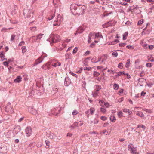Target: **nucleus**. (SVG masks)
I'll list each match as a JSON object with an SVG mask.
<instances>
[{
  "mask_svg": "<svg viewBox=\"0 0 154 154\" xmlns=\"http://www.w3.org/2000/svg\"><path fill=\"white\" fill-rule=\"evenodd\" d=\"M71 8H73L74 14L79 15L83 14L85 12V7L84 5H79L77 4H73L71 6Z\"/></svg>",
  "mask_w": 154,
  "mask_h": 154,
  "instance_id": "f257e3e1",
  "label": "nucleus"
},
{
  "mask_svg": "<svg viewBox=\"0 0 154 154\" xmlns=\"http://www.w3.org/2000/svg\"><path fill=\"white\" fill-rule=\"evenodd\" d=\"M44 35V34L40 33L38 35L32 36L30 38L32 39V42H39Z\"/></svg>",
  "mask_w": 154,
  "mask_h": 154,
  "instance_id": "f03ea898",
  "label": "nucleus"
},
{
  "mask_svg": "<svg viewBox=\"0 0 154 154\" xmlns=\"http://www.w3.org/2000/svg\"><path fill=\"white\" fill-rule=\"evenodd\" d=\"M60 36L57 35H54L52 37V41L53 42H58L60 41Z\"/></svg>",
  "mask_w": 154,
  "mask_h": 154,
  "instance_id": "7ed1b4c3",
  "label": "nucleus"
},
{
  "mask_svg": "<svg viewBox=\"0 0 154 154\" xmlns=\"http://www.w3.org/2000/svg\"><path fill=\"white\" fill-rule=\"evenodd\" d=\"M24 14H25V15H26L27 18L32 17L33 16V12L29 10L26 11L25 12H24Z\"/></svg>",
  "mask_w": 154,
  "mask_h": 154,
  "instance_id": "20e7f679",
  "label": "nucleus"
},
{
  "mask_svg": "<svg viewBox=\"0 0 154 154\" xmlns=\"http://www.w3.org/2000/svg\"><path fill=\"white\" fill-rule=\"evenodd\" d=\"M95 111L94 108L91 107L90 109L85 112V113L88 115L87 117H88L89 115L90 114L92 115L94 114Z\"/></svg>",
  "mask_w": 154,
  "mask_h": 154,
  "instance_id": "39448f33",
  "label": "nucleus"
},
{
  "mask_svg": "<svg viewBox=\"0 0 154 154\" xmlns=\"http://www.w3.org/2000/svg\"><path fill=\"white\" fill-rule=\"evenodd\" d=\"M27 136H30L32 134V130L31 127L29 126L27 127L25 130Z\"/></svg>",
  "mask_w": 154,
  "mask_h": 154,
  "instance_id": "423d86ee",
  "label": "nucleus"
},
{
  "mask_svg": "<svg viewBox=\"0 0 154 154\" xmlns=\"http://www.w3.org/2000/svg\"><path fill=\"white\" fill-rule=\"evenodd\" d=\"M114 25V24L112 21H109L103 24V26L104 28H107L109 26H112Z\"/></svg>",
  "mask_w": 154,
  "mask_h": 154,
  "instance_id": "0eeeda50",
  "label": "nucleus"
},
{
  "mask_svg": "<svg viewBox=\"0 0 154 154\" xmlns=\"http://www.w3.org/2000/svg\"><path fill=\"white\" fill-rule=\"evenodd\" d=\"M43 58L41 57L37 59L34 63V66H35L42 62L43 60Z\"/></svg>",
  "mask_w": 154,
  "mask_h": 154,
  "instance_id": "6e6552de",
  "label": "nucleus"
},
{
  "mask_svg": "<svg viewBox=\"0 0 154 154\" xmlns=\"http://www.w3.org/2000/svg\"><path fill=\"white\" fill-rule=\"evenodd\" d=\"M22 80V77L21 76L19 75L17 76L16 78L14 80V82L15 83H19Z\"/></svg>",
  "mask_w": 154,
  "mask_h": 154,
  "instance_id": "1a4fd4ad",
  "label": "nucleus"
},
{
  "mask_svg": "<svg viewBox=\"0 0 154 154\" xmlns=\"http://www.w3.org/2000/svg\"><path fill=\"white\" fill-rule=\"evenodd\" d=\"M140 43L144 48H147V44L144 40L141 41Z\"/></svg>",
  "mask_w": 154,
  "mask_h": 154,
  "instance_id": "9d476101",
  "label": "nucleus"
},
{
  "mask_svg": "<svg viewBox=\"0 0 154 154\" xmlns=\"http://www.w3.org/2000/svg\"><path fill=\"white\" fill-rule=\"evenodd\" d=\"M78 123L79 122H75L71 125L70 127L71 129H74L78 127Z\"/></svg>",
  "mask_w": 154,
  "mask_h": 154,
  "instance_id": "9b49d317",
  "label": "nucleus"
},
{
  "mask_svg": "<svg viewBox=\"0 0 154 154\" xmlns=\"http://www.w3.org/2000/svg\"><path fill=\"white\" fill-rule=\"evenodd\" d=\"M61 65L60 63L59 62H56L53 63L52 64V65L54 67H56L57 66H60Z\"/></svg>",
  "mask_w": 154,
  "mask_h": 154,
  "instance_id": "f8f14e48",
  "label": "nucleus"
},
{
  "mask_svg": "<svg viewBox=\"0 0 154 154\" xmlns=\"http://www.w3.org/2000/svg\"><path fill=\"white\" fill-rule=\"evenodd\" d=\"M48 137L50 139H55L56 137V136L54 133L50 132Z\"/></svg>",
  "mask_w": 154,
  "mask_h": 154,
  "instance_id": "ddd939ff",
  "label": "nucleus"
},
{
  "mask_svg": "<svg viewBox=\"0 0 154 154\" xmlns=\"http://www.w3.org/2000/svg\"><path fill=\"white\" fill-rule=\"evenodd\" d=\"M123 112L125 113H128L129 115H131L132 113V112L131 111H129V109L127 108H125L123 109Z\"/></svg>",
  "mask_w": 154,
  "mask_h": 154,
  "instance_id": "4468645a",
  "label": "nucleus"
},
{
  "mask_svg": "<svg viewBox=\"0 0 154 154\" xmlns=\"http://www.w3.org/2000/svg\"><path fill=\"white\" fill-rule=\"evenodd\" d=\"M61 24V22L60 21H58L57 20V21H55L54 22V23L53 24V26H58L60 25Z\"/></svg>",
  "mask_w": 154,
  "mask_h": 154,
  "instance_id": "2eb2a0df",
  "label": "nucleus"
},
{
  "mask_svg": "<svg viewBox=\"0 0 154 154\" xmlns=\"http://www.w3.org/2000/svg\"><path fill=\"white\" fill-rule=\"evenodd\" d=\"M136 115L140 117H143L144 116V114L143 112L140 111H137L136 112Z\"/></svg>",
  "mask_w": 154,
  "mask_h": 154,
  "instance_id": "dca6fc26",
  "label": "nucleus"
},
{
  "mask_svg": "<svg viewBox=\"0 0 154 154\" xmlns=\"http://www.w3.org/2000/svg\"><path fill=\"white\" fill-rule=\"evenodd\" d=\"M98 37H102V38H103V36L101 34V33L100 32L95 33V39Z\"/></svg>",
  "mask_w": 154,
  "mask_h": 154,
  "instance_id": "f3484780",
  "label": "nucleus"
},
{
  "mask_svg": "<svg viewBox=\"0 0 154 154\" xmlns=\"http://www.w3.org/2000/svg\"><path fill=\"white\" fill-rule=\"evenodd\" d=\"M101 58L102 61L103 62L107 59V56L106 55H103L101 57Z\"/></svg>",
  "mask_w": 154,
  "mask_h": 154,
  "instance_id": "a211bd4d",
  "label": "nucleus"
},
{
  "mask_svg": "<svg viewBox=\"0 0 154 154\" xmlns=\"http://www.w3.org/2000/svg\"><path fill=\"white\" fill-rule=\"evenodd\" d=\"M110 120L113 122H115L116 120V117L112 115H111L110 117Z\"/></svg>",
  "mask_w": 154,
  "mask_h": 154,
  "instance_id": "6ab92c4d",
  "label": "nucleus"
},
{
  "mask_svg": "<svg viewBox=\"0 0 154 154\" xmlns=\"http://www.w3.org/2000/svg\"><path fill=\"white\" fill-rule=\"evenodd\" d=\"M84 29L81 26L78 28L77 31V32L78 33H81L83 31H84Z\"/></svg>",
  "mask_w": 154,
  "mask_h": 154,
  "instance_id": "aec40b11",
  "label": "nucleus"
},
{
  "mask_svg": "<svg viewBox=\"0 0 154 154\" xmlns=\"http://www.w3.org/2000/svg\"><path fill=\"white\" fill-rule=\"evenodd\" d=\"M100 111L103 114H105L106 112V109L103 107H101L100 109Z\"/></svg>",
  "mask_w": 154,
  "mask_h": 154,
  "instance_id": "412c9836",
  "label": "nucleus"
},
{
  "mask_svg": "<svg viewBox=\"0 0 154 154\" xmlns=\"http://www.w3.org/2000/svg\"><path fill=\"white\" fill-rule=\"evenodd\" d=\"M134 145L132 144H130L128 146V149L130 151L134 148Z\"/></svg>",
  "mask_w": 154,
  "mask_h": 154,
  "instance_id": "4be33fe9",
  "label": "nucleus"
},
{
  "mask_svg": "<svg viewBox=\"0 0 154 154\" xmlns=\"http://www.w3.org/2000/svg\"><path fill=\"white\" fill-rule=\"evenodd\" d=\"M130 59H128L127 60V62L126 63L125 67L128 68L129 67L130 65Z\"/></svg>",
  "mask_w": 154,
  "mask_h": 154,
  "instance_id": "5701e85b",
  "label": "nucleus"
},
{
  "mask_svg": "<svg viewBox=\"0 0 154 154\" xmlns=\"http://www.w3.org/2000/svg\"><path fill=\"white\" fill-rule=\"evenodd\" d=\"M128 32H125L123 35V39L125 40L127 39V37L128 36Z\"/></svg>",
  "mask_w": 154,
  "mask_h": 154,
  "instance_id": "b1692460",
  "label": "nucleus"
},
{
  "mask_svg": "<svg viewBox=\"0 0 154 154\" xmlns=\"http://www.w3.org/2000/svg\"><path fill=\"white\" fill-rule=\"evenodd\" d=\"M98 92L97 91H94L92 92V95L94 97H95L98 96Z\"/></svg>",
  "mask_w": 154,
  "mask_h": 154,
  "instance_id": "393cba45",
  "label": "nucleus"
},
{
  "mask_svg": "<svg viewBox=\"0 0 154 154\" xmlns=\"http://www.w3.org/2000/svg\"><path fill=\"white\" fill-rule=\"evenodd\" d=\"M137 128H141L142 129L143 131H144L145 128V127L144 125H138Z\"/></svg>",
  "mask_w": 154,
  "mask_h": 154,
  "instance_id": "a878e982",
  "label": "nucleus"
},
{
  "mask_svg": "<svg viewBox=\"0 0 154 154\" xmlns=\"http://www.w3.org/2000/svg\"><path fill=\"white\" fill-rule=\"evenodd\" d=\"M45 142L46 145L45 146L46 148H48L50 146V142L46 140V141H45Z\"/></svg>",
  "mask_w": 154,
  "mask_h": 154,
  "instance_id": "bb28decb",
  "label": "nucleus"
},
{
  "mask_svg": "<svg viewBox=\"0 0 154 154\" xmlns=\"http://www.w3.org/2000/svg\"><path fill=\"white\" fill-rule=\"evenodd\" d=\"M101 88V87L100 85H96L95 86V89L97 91H99Z\"/></svg>",
  "mask_w": 154,
  "mask_h": 154,
  "instance_id": "cd10ccee",
  "label": "nucleus"
},
{
  "mask_svg": "<svg viewBox=\"0 0 154 154\" xmlns=\"http://www.w3.org/2000/svg\"><path fill=\"white\" fill-rule=\"evenodd\" d=\"M29 110L30 111V112L32 113L33 114L34 112V111H35V109L32 108V107H30L29 108Z\"/></svg>",
  "mask_w": 154,
  "mask_h": 154,
  "instance_id": "c85d7f7f",
  "label": "nucleus"
},
{
  "mask_svg": "<svg viewBox=\"0 0 154 154\" xmlns=\"http://www.w3.org/2000/svg\"><path fill=\"white\" fill-rule=\"evenodd\" d=\"M105 102H104V101H102L101 100H99V103L100 104V105L101 106H102L104 107V104H105Z\"/></svg>",
  "mask_w": 154,
  "mask_h": 154,
  "instance_id": "c756f323",
  "label": "nucleus"
},
{
  "mask_svg": "<svg viewBox=\"0 0 154 154\" xmlns=\"http://www.w3.org/2000/svg\"><path fill=\"white\" fill-rule=\"evenodd\" d=\"M136 149L135 148H134L131 151V153H132L133 154H136Z\"/></svg>",
  "mask_w": 154,
  "mask_h": 154,
  "instance_id": "7c9ffc66",
  "label": "nucleus"
},
{
  "mask_svg": "<svg viewBox=\"0 0 154 154\" xmlns=\"http://www.w3.org/2000/svg\"><path fill=\"white\" fill-rule=\"evenodd\" d=\"M104 104V107L106 106L107 108H108L109 106H111V104H110L108 102L105 103V104Z\"/></svg>",
  "mask_w": 154,
  "mask_h": 154,
  "instance_id": "2f4dec72",
  "label": "nucleus"
},
{
  "mask_svg": "<svg viewBox=\"0 0 154 154\" xmlns=\"http://www.w3.org/2000/svg\"><path fill=\"white\" fill-rule=\"evenodd\" d=\"M119 88V85L116 84H114L113 85V88L115 90H117Z\"/></svg>",
  "mask_w": 154,
  "mask_h": 154,
  "instance_id": "473e14b6",
  "label": "nucleus"
},
{
  "mask_svg": "<svg viewBox=\"0 0 154 154\" xmlns=\"http://www.w3.org/2000/svg\"><path fill=\"white\" fill-rule=\"evenodd\" d=\"M118 115L119 117H121L123 116V113L122 111H119L118 112Z\"/></svg>",
  "mask_w": 154,
  "mask_h": 154,
  "instance_id": "72a5a7b5",
  "label": "nucleus"
},
{
  "mask_svg": "<svg viewBox=\"0 0 154 154\" xmlns=\"http://www.w3.org/2000/svg\"><path fill=\"white\" fill-rule=\"evenodd\" d=\"M100 73L96 71H94L93 75L95 77H98Z\"/></svg>",
  "mask_w": 154,
  "mask_h": 154,
  "instance_id": "f704fd0d",
  "label": "nucleus"
},
{
  "mask_svg": "<svg viewBox=\"0 0 154 154\" xmlns=\"http://www.w3.org/2000/svg\"><path fill=\"white\" fill-rule=\"evenodd\" d=\"M15 37H16V35H14V34L12 35L11 36V40L12 41H13V42L14 41V40Z\"/></svg>",
  "mask_w": 154,
  "mask_h": 154,
  "instance_id": "c9c22d12",
  "label": "nucleus"
},
{
  "mask_svg": "<svg viewBox=\"0 0 154 154\" xmlns=\"http://www.w3.org/2000/svg\"><path fill=\"white\" fill-rule=\"evenodd\" d=\"M22 52L23 53H24L26 51V47L25 46H23L22 47Z\"/></svg>",
  "mask_w": 154,
  "mask_h": 154,
  "instance_id": "e433bc0d",
  "label": "nucleus"
},
{
  "mask_svg": "<svg viewBox=\"0 0 154 154\" xmlns=\"http://www.w3.org/2000/svg\"><path fill=\"white\" fill-rule=\"evenodd\" d=\"M42 142L40 141L38 142V143L36 144V146L38 147H40L42 146Z\"/></svg>",
  "mask_w": 154,
  "mask_h": 154,
  "instance_id": "4c0bfd02",
  "label": "nucleus"
},
{
  "mask_svg": "<svg viewBox=\"0 0 154 154\" xmlns=\"http://www.w3.org/2000/svg\"><path fill=\"white\" fill-rule=\"evenodd\" d=\"M143 20H140L138 22L137 24L139 25H141L143 22Z\"/></svg>",
  "mask_w": 154,
  "mask_h": 154,
  "instance_id": "58836bf2",
  "label": "nucleus"
},
{
  "mask_svg": "<svg viewBox=\"0 0 154 154\" xmlns=\"http://www.w3.org/2000/svg\"><path fill=\"white\" fill-rule=\"evenodd\" d=\"M78 112L77 110H75L72 112V114L73 115H75L78 114Z\"/></svg>",
  "mask_w": 154,
  "mask_h": 154,
  "instance_id": "ea45409f",
  "label": "nucleus"
},
{
  "mask_svg": "<svg viewBox=\"0 0 154 154\" xmlns=\"http://www.w3.org/2000/svg\"><path fill=\"white\" fill-rule=\"evenodd\" d=\"M100 119L102 120L105 121L106 120L107 118V117L105 116H101L100 117Z\"/></svg>",
  "mask_w": 154,
  "mask_h": 154,
  "instance_id": "a19ab883",
  "label": "nucleus"
},
{
  "mask_svg": "<svg viewBox=\"0 0 154 154\" xmlns=\"http://www.w3.org/2000/svg\"><path fill=\"white\" fill-rule=\"evenodd\" d=\"M32 32H34L36 30V27H33L30 28Z\"/></svg>",
  "mask_w": 154,
  "mask_h": 154,
  "instance_id": "79ce46f5",
  "label": "nucleus"
},
{
  "mask_svg": "<svg viewBox=\"0 0 154 154\" xmlns=\"http://www.w3.org/2000/svg\"><path fill=\"white\" fill-rule=\"evenodd\" d=\"M123 67V63H119L118 65V67L120 69H122Z\"/></svg>",
  "mask_w": 154,
  "mask_h": 154,
  "instance_id": "37998d69",
  "label": "nucleus"
},
{
  "mask_svg": "<svg viewBox=\"0 0 154 154\" xmlns=\"http://www.w3.org/2000/svg\"><path fill=\"white\" fill-rule=\"evenodd\" d=\"M78 51V48L77 47H75V48L74 49V50L73 51V54H75Z\"/></svg>",
  "mask_w": 154,
  "mask_h": 154,
  "instance_id": "c03bdc74",
  "label": "nucleus"
},
{
  "mask_svg": "<svg viewBox=\"0 0 154 154\" xmlns=\"http://www.w3.org/2000/svg\"><path fill=\"white\" fill-rule=\"evenodd\" d=\"M89 36L91 38L92 37L93 38H95V35H94V34L93 33H90L89 35Z\"/></svg>",
  "mask_w": 154,
  "mask_h": 154,
  "instance_id": "a18cd8bd",
  "label": "nucleus"
},
{
  "mask_svg": "<svg viewBox=\"0 0 154 154\" xmlns=\"http://www.w3.org/2000/svg\"><path fill=\"white\" fill-rule=\"evenodd\" d=\"M126 47L128 49H134V47L132 46L127 45Z\"/></svg>",
  "mask_w": 154,
  "mask_h": 154,
  "instance_id": "49530a36",
  "label": "nucleus"
},
{
  "mask_svg": "<svg viewBox=\"0 0 154 154\" xmlns=\"http://www.w3.org/2000/svg\"><path fill=\"white\" fill-rule=\"evenodd\" d=\"M112 55L116 57L118 55V54L115 51L112 53Z\"/></svg>",
  "mask_w": 154,
  "mask_h": 154,
  "instance_id": "de8ad7c7",
  "label": "nucleus"
},
{
  "mask_svg": "<svg viewBox=\"0 0 154 154\" xmlns=\"http://www.w3.org/2000/svg\"><path fill=\"white\" fill-rule=\"evenodd\" d=\"M126 44L125 43H120L119 44V45L120 47H124L126 45Z\"/></svg>",
  "mask_w": 154,
  "mask_h": 154,
  "instance_id": "09e8293b",
  "label": "nucleus"
},
{
  "mask_svg": "<svg viewBox=\"0 0 154 154\" xmlns=\"http://www.w3.org/2000/svg\"><path fill=\"white\" fill-rule=\"evenodd\" d=\"M83 69L84 70H87L89 71L91 69V68L90 67H85Z\"/></svg>",
  "mask_w": 154,
  "mask_h": 154,
  "instance_id": "8fccbe9b",
  "label": "nucleus"
},
{
  "mask_svg": "<svg viewBox=\"0 0 154 154\" xmlns=\"http://www.w3.org/2000/svg\"><path fill=\"white\" fill-rule=\"evenodd\" d=\"M103 68V66H97V69L98 70H100Z\"/></svg>",
  "mask_w": 154,
  "mask_h": 154,
  "instance_id": "3c124183",
  "label": "nucleus"
},
{
  "mask_svg": "<svg viewBox=\"0 0 154 154\" xmlns=\"http://www.w3.org/2000/svg\"><path fill=\"white\" fill-rule=\"evenodd\" d=\"M70 74L72 75L73 76H75L76 77H77V75L76 74L73 73L72 72H70Z\"/></svg>",
  "mask_w": 154,
  "mask_h": 154,
  "instance_id": "603ef678",
  "label": "nucleus"
},
{
  "mask_svg": "<svg viewBox=\"0 0 154 154\" xmlns=\"http://www.w3.org/2000/svg\"><path fill=\"white\" fill-rule=\"evenodd\" d=\"M3 64L4 66H8V62H7V61H5L3 63Z\"/></svg>",
  "mask_w": 154,
  "mask_h": 154,
  "instance_id": "864d4df0",
  "label": "nucleus"
},
{
  "mask_svg": "<svg viewBox=\"0 0 154 154\" xmlns=\"http://www.w3.org/2000/svg\"><path fill=\"white\" fill-rule=\"evenodd\" d=\"M108 14H109L107 12H104L103 15V17H105L106 16H107Z\"/></svg>",
  "mask_w": 154,
  "mask_h": 154,
  "instance_id": "5fc2aeb1",
  "label": "nucleus"
},
{
  "mask_svg": "<svg viewBox=\"0 0 154 154\" xmlns=\"http://www.w3.org/2000/svg\"><path fill=\"white\" fill-rule=\"evenodd\" d=\"M11 23L13 24H17L18 23V21L17 20H12L11 22Z\"/></svg>",
  "mask_w": 154,
  "mask_h": 154,
  "instance_id": "6e6d98bb",
  "label": "nucleus"
},
{
  "mask_svg": "<svg viewBox=\"0 0 154 154\" xmlns=\"http://www.w3.org/2000/svg\"><path fill=\"white\" fill-rule=\"evenodd\" d=\"M152 66V64L151 63H147L146 64V66L147 67H151Z\"/></svg>",
  "mask_w": 154,
  "mask_h": 154,
  "instance_id": "4d7b16f0",
  "label": "nucleus"
},
{
  "mask_svg": "<svg viewBox=\"0 0 154 154\" xmlns=\"http://www.w3.org/2000/svg\"><path fill=\"white\" fill-rule=\"evenodd\" d=\"M82 68H81L79 70L77 71L76 73L78 74H79L81 73L82 71Z\"/></svg>",
  "mask_w": 154,
  "mask_h": 154,
  "instance_id": "13d9d810",
  "label": "nucleus"
},
{
  "mask_svg": "<svg viewBox=\"0 0 154 154\" xmlns=\"http://www.w3.org/2000/svg\"><path fill=\"white\" fill-rule=\"evenodd\" d=\"M108 125H109L108 122H105L103 124V127H105L107 126Z\"/></svg>",
  "mask_w": 154,
  "mask_h": 154,
  "instance_id": "bf43d9fd",
  "label": "nucleus"
},
{
  "mask_svg": "<svg viewBox=\"0 0 154 154\" xmlns=\"http://www.w3.org/2000/svg\"><path fill=\"white\" fill-rule=\"evenodd\" d=\"M140 62V60L139 59H137L135 61V63L136 64H138Z\"/></svg>",
  "mask_w": 154,
  "mask_h": 154,
  "instance_id": "052dcab7",
  "label": "nucleus"
},
{
  "mask_svg": "<svg viewBox=\"0 0 154 154\" xmlns=\"http://www.w3.org/2000/svg\"><path fill=\"white\" fill-rule=\"evenodd\" d=\"M4 57L5 55L4 54H3L2 53H1L0 54V57H1V58H4Z\"/></svg>",
  "mask_w": 154,
  "mask_h": 154,
  "instance_id": "680f3d73",
  "label": "nucleus"
},
{
  "mask_svg": "<svg viewBox=\"0 0 154 154\" xmlns=\"http://www.w3.org/2000/svg\"><path fill=\"white\" fill-rule=\"evenodd\" d=\"M24 44V42L23 41H22L19 43L18 45L19 46H21L23 45Z\"/></svg>",
  "mask_w": 154,
  "mask_h": 154,
  "instance_id": "e2e57ef3",
  "label": "nucleus"
},
{
  "mask_svg": "<svg viewBox=\"0 0 154 154\" xmlns=\"http://www.w3.org/2000/svg\"><path fill=\"white\" fill-rule=\"evenodd\" d=\"M149 48L150 50H152L154 48V46L152 45H150L149 46Z\"/></svg>",
  "mask_w": 154,
  "mask_h": 154,
  "instance_id": "0e129e2a",
  "label": "nucleus"
},
{
  "mask_svg": "<svg viewBox=\"0 0 154 154\" xmlns=\"http://www.w3.org/2000/svg\"><path fill=\"white\" fill-rule=\"evenodd\" d=\"M123 97H122L121 98H119L118 101L119 102H122V101H123Z\"/></svg>",
  "mask_w": 154,
  "mask_h": 154,
  "instance_id": "69168bd1",
  "label": "nucleus"
},
{
  "mask_svg": "<svg viewBox=\"0 0 154 154\" xmlns=\"http://www.w3.org/2000/svg\"><path fill=\"white\" fill-rule=\"evenodd\" d=\"M95 45V44L94 43H92L90 45V47L91 48H93L94 46Z\"/></svg>",
  "mask_w": 154,
  "mask_h": 154,
  "instance_id": "338daca9",
  "label": "nucleus"
},
{
  "mask_svg": "<svg viewBox=\"0 0 154 154\" xmlns=\"http://www.w3.org/2000/svg\"><path fill=\"white\" fill-rule=\"evenodd\" d=\"M90 54V51H87L85 53V56H87Z\"/></svg>",
  "mask_w": 154,
  "mask_h": 154,
  "instance_id": "774afa93",
  "label": "nucleus"
}]
</instances>
